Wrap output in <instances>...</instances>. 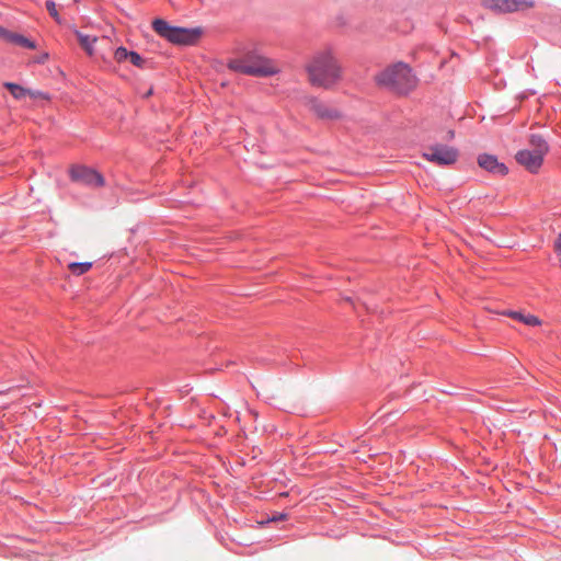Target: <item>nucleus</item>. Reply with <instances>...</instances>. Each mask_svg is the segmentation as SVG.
<instances>
[{"label": "nucleus", "instance_id": "nucleus-2", "mask_svg": "<svg viewBox=\"0 0 561 561\" xmlns=\"http://www.w3.org/2000/svg\"><path fill=\"white\" fill-rule=\"evenodd\" d=\"M376 83L399 94H407L417 85V78L409 65L397 62L380 71L375 77Z\"/></svg>", "mask_w": 561, "mask_h": 561}, {"label": "nucleus", "instance_id": "nucleus-7", "mask_svg": "<svg viewBox=\"0 0 561 561\" xmlns=\"http://www.w3.org/2000/svg\"><path fill=\"white\" fill-rule=\"evenodd\" d=\"M249 58V66L251 68V76L268 77L274 76L280 71L279 65L263 56H252Z\"/></svg>", "mask_w": 561, "mask_h": 561}, {"label": "nucleus", "instance_id": "nucleus-17", "mask_svg": "<svg viewBox=\"0 0 561 561\" xmlns=\"http://www.w3.org/2000/svg\"><path fill=\"white\" fill-rule=\"evenodd\" d=\"M46 9L49 12L50 16L57 22L61 23V18L58 13L57 5L54 0L46 1Z\"/></svg>", "mask_w": 561, "mask_h": 561}, {"label": "nucleus", "instance_id": "nucleus-6", "mask_svg": "<svg viewBox=\"0 0 561 561\" xmlns=\"http://www.w3.org/2000/svg\"><path fill=\"white\" fill-rule=\"evenodd\" d=\"M482 4L499 13L524 11L535 5L533 0H482Z\"/></svg>", "mask_w": 561, "mask_h": 561}, {"label": "nucleus", "instance_id": "nucleus-5", "mask_svg": "<svg viewBox=\"0 0 561 561\" xmlns=\"http://www.w3.org/2000/svg\"><path fill=\"white\" fill-rule=\"evenodd\" d=\"M423 157L434 163L439 165H450L454 164L458 159V151L445 145H435L423 153Z\"/></svg>", "mask_w": 561, "mask_h": 561}, {"label": "nucleus", "instance_id": "nucleus-9", "mask_svg": "<svg viewBox=\"0 0 561 561\" xmlns=\"http://www.w3.org/2000/svg\"><path fill=\"white\" fill-rule=\"evenodd\" d=\"M309 108L321 119H336L340 117V113L336 108L317 100L310 99L308 101Z\"/></svg>", "mask_w": 561, "mask_h": 561}, {"label": "nucleus", "instance_id": "nucleus-20", "mask_svg": "<svg viewBox=\"0 0 561 561\" xmlns=\"http://www.w3.org/2000/svg\"><path fill=\"white\" fill-rule=\"evenodd\" d=\"M32 93L35 95V96H33L34 99H36V98L47 99V95L41 91H32Z\"/></svg>", "mask_w": 561, "mask_h": 561}, {"label": "nucleus", "instance_id": "nucleus-10", "mask_svg": "<svg viewBox=\"0 0 561 561\" xmlns=\"http://www.w3.org/2000/svg\"><path fill=\"white\" fill-rule=\"evenodd\" d=\"M478 163L482 169H484L491 173L499 174V175H505L507 173L506 165L502 162H499V160L494 156L481 154L478 158Z\"/></svg>", "mask_w": 561, "mask_h": 561}, {"label": "nucleus", "instance_id": "nucleus-23", "mask_svg": "<svg viewBox=\"0 0 561 561\" xmlns=\"http://www.w3.org/2000/svg\"><path fill=\"white\" fill-rule=\"evenodd\" d=\"M283 518H285V515L277 516V519H283Z\"/></svg>", "mask_w": 561, "mask_h": 561}, {"label": "nucleus", "instance_id": "nucleus-13", "mask_svg": "<svg viewBox=\"0 0 561 561\" xmlns=\"http://www.w3.org/2000/svg\"><path fill=\"white\" fill-rule=\"evenodd\" d=\"M4 87L10 91V93L15 98L16 100H21L25 98L26 95L35 96L31 90H27L16 83L12 82H5Z\"/></svg>", "mask_w": 561, "mask_h": 561}, {"label": "nucleus", "instance_id": "nucleus-12", "mask_svg": "<svg viewBox=\"0 0 561 561\" xmlns=\"http://www.w3.org/2000/svg\"><path fill=\"white\" fill-rule=\"evenodd\" d=\"M502 314L516 319L529 327H536L541 324V320L534 314H524L519 311L511 310L503 311Z\"/></svg>", "mask_w": 561, "mask_h": 561}, {"label": "nucleus", "instance_id": "nucleus-4", "mask_svg": "<svg viewBox=\"0 0 561 561\" xmlns=\"http://www.w3.org/2000/svg\"><path fill=\"white\" fill-rule=\"evenodd\" d=\"M530 149L519 150L516 161L531 173H537L543 163V158L549 151V145L541 135L533 134L529 137Z\"/></svg>", "mask_w": 561, "mask_h": 561}, {"label": "nucleus", "instance_id": "nucleus-16", "mask_svg": "<svg viewBox=\"0 0 561 561\" xmlns=\"http://www.w3.org/2000/svg\"><path fill=\"white\" fill-rule=\"evenodd\" d=\"M91 267H92L91 262H83V263L73 262L68 265V268L71 271V273L77 276H80V275L87 273L88 271H90Z\"/></svg>", "mask_w": 561, "mask_h": 561}, {"label": "nucleus", "instance_id": "nucleus-18", "mask_svg": "<svg viewBox=\"0 0 561 561\" xmlns=\"http://www.w3.org/2000/svg\"><path fill=\"white\" fill-rule=\"evenodd\" d=\"M130 51L125 47H118L114 53V58L117 62H124L128 60Z\"/></svg>", "mask_w": 561, "mask_h": 561}, {"label": "nucleus", "instance_id": "nucleus-14", "mask_svg": "<svg viewBox=\"0 0 561 561\" xmlns=\"http://www.w3.org/2000/svg\"><path fill=\"white\" fill-rule=\"evenodd\" d=\"M229 68L236 72L251 76L249 58L232 60L229 62Z\"/></svg>", "mask_w": 561, "mask_h": 561}, {"label": "nucleus", "instance_id": "nucleus-22", "mask_svg": "<svg viewBox=\"0 0 561 561\" xmlns=\"http://www.w3.org/2000/svg\"><path fill=\"white\" fill-rule=\"evenodd\" d=\"M151 93H152V90L150 89V90H149V91H147V93L145 94V98H148Z\"/></svg>", "mask_w": 561, "mask_h": 561}, {"label": "nucleus", "instance_id": "nucleus-11", "mask_svg": "<svg viewBox=\"0 0 561 561\" xmlns=\"http://www.w3.org/2000/svg\"><path fill=\"white\" fill-rule=\"evenodd\" d=\"M73 33L81 46V48L89 55V56H93L94 55V44L96 43L98 41V37L96 36H91V35H88V34H84L78 30H73Z\"/></svg>", "mask_w": 561, "mask_h": 561}, {"label": "nucleus", "instance_id": "nucleus-15", "mask_svg": "<svg viewBox=\"0 0 561 561\" xmlns=\"http://www.w3.org/2000/svg\"><path fill=\"white\" fill-rule=\"evenodd\" d=\"M9 39L19 46H22V47H25L28 49L36 48V44L33 41L28 39L27 37H25L23 35H20V34H11L9 36Z\"/></svg>", "mask_w": 561, "mask_h": 561}, {"label": "nucleus", "instance_id": "nucleus-8", "mask_svg": "<svg viewBox=\"0 0 561 561\" xmlns=\"http://www.w3.org/2000/svg\"><path fill=\"white\" fill-rule=\"evenodd\" d=\"M72 181L93 187L104 185V178L87 167H72L69 171Z\"/></svg>", "mask_w": 561, "mask_h": 561}, {"label": "nucleus", "instance_id": "nucleus-19", "mask_svg": "<svg viewBox=\"0 0 561 561\" xmlns=\"http://www.w3.org/2000/svg\"><path fill=\"white\" fill-rule=\"evenodd\" d=\"M128 60L138 68H142L145 66V60L136 51H130Z\"/></svg>", "mask_w": 561, "mask_h": 561}, {"label": "nucleus", "instance_id": "nucleus-24", "mask_svg": "<svg viewBox=\"0 0 561 561\" xmlns=\"http://www.w3.org/2000/svg\"><path fill=\"white\" fill-rule=\"evenodd\" d=\"M283 518H285V515L277 516V519H283Z\"/></svg>", "mask_w": 561, "mask_h": 561}, {"label": "nucleus", "instance_id": "nucleus-1", "mask_svg": "<svg viewBox=\"0 0 561 561\" xmlns=\"http://www.w3.org/2000/svg\"><path fill=\"white\" fill-rule=\"evenodd\" d=\"M308 81L313 87L330 89L342 78V68L331 48H323L312 55L305 66Z\"/></svg>", "mask_w": 561, "mask_h": 561}, {"label": "nucleus", "instance_id": "nucleus-3", "mask_svg": "<svg viewBox=\"0 0 561 561\" xmlns=\"http://www.w3.org/2000/svg\"><path fill=\"white\" fill-rule=\"evenodd\" d=\"M152 28L161 37L178 45H194L201 38V27L186 28L170 25L165 20L156 19L152 21Z\"/></svg>", "mask_w": 561, "mask_h": 561}, {"label": "nucleus", "instance_id": "nucleus-21", "mask_svg": "<svg viewBox=\"0 0 561 561\" xmlns=\"http://www.w3.org/2000/svg\"><path fill=\"white\" fill-rule=\"evenodd\" d=\"M47 57H48L47 54L39 56L38 62H44L47 59Z\"/></svg>", "mask_w": 561, "mask_h": 561}]
</instances>
